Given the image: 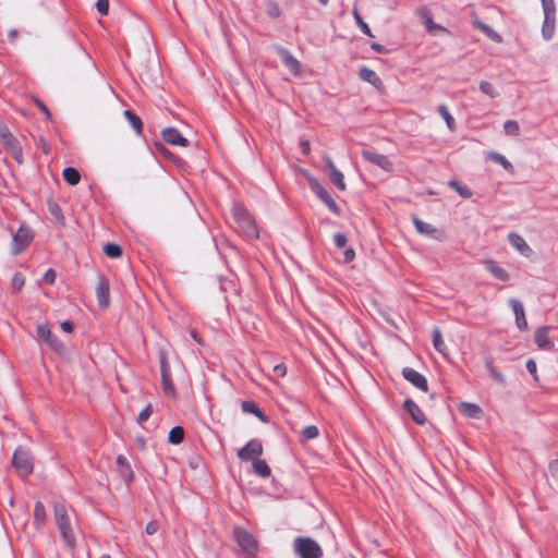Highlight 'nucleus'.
Segmentation results:
<instances>
[{
    "instance_id": "64",
    "label": "nucleus",
    "mask_w": 558,
    "mask_h": 558,
    "mask_svg": "<svg viewBox=\"0 0 558 558\" xmlns=\"http://www.w3.org/2000/svg\"><path fill=\"white\" fill-rule=\"evenodd\" d=\"M156 148H157L160 153H162L163 155H168V154H170V153H169V150H168L166 147H163V145H161V144H156Z\"/></svg>"
},
{
    "instance_id": "50",
    "label": "nucleus",
    "mask_w": 558,
    "mask_h": 558,
    "mask_svg": "<svg viewBox=\"0 0 558 558\" xmlns=\"http://www.w3.org/2000/svg\"><path fill=\"white\" fill-rule=\"evenodd\" d=\"M544 13L556 12L555 0H541Z\"/></svg>"
},
{
    "instance_id": "45",
    "label": "nucleus",
    "mask_w": 558,
    "mask_h": 558,
    "mask_svg": "<svg viewBox=\"0 0 558 558\" xmlns=\"http://www.w3.org/2000/svg\"><path fill=\"white\" fill-rule=\"evenodd\" d=\"M353 16L357 23V25L360 26L361 31L369 36V37H374V35L372 34L371 32V28L368 27L367 23L364 22V20L362 19V16L360 15L359 13V10L357 9H354L353 10Z\"/></svg>"
},
{
    "instance_id": "38",
    "label": "nucleus",
    "mask_w": 558,
    "mask_h": 558,
    "mask_svg": "<svg viewBox=\"0 0 558 558\" xmlns=\"http://www.w3.org/2000/svg\"><path fill=\"white\" fill-rule=\"evenodd\" d=\"M449 186L463 198H470L473 195L472 191L466 185H462L456 180H451Z\"/></svg>"
},
{
    "instance_id": "44",
    "label": "nucleus",
    "mask_w": 558,
    "mask_h": 558,
    "mask_svg": "<svg viewBox=\"0 0 558 558\" xmlns=\"http://www.w3.org/2000/svg\"><path fill=\"white\" fill-rule=\"evenodd\" d=\"M480 90L492 98L498 97L499 95L494 85L487 81L480 82Z\"/></svg>"
},
{
    "instance_id": "29",
    "label": "nucleus",
    "mask_w": 558,
    "mask_h": 558,
    "mask_svg": "<svg viewBox=\"0 0 558 558\" xmlns=\"http://www.w3.org/2000/svg\"><path fill=\"white\" fill-rule=\"evenodd\" d=\"M47 522V512L43 502L37 501L34 506V524L37 529L43 527Z\"/></svg>"
},
{
    "instance_id": "25",
    "label": "nucleus",
    "mask_w": 558,
    "mask_h": 558,
    "mask_svg": "<svg viewBox=\"0 0 558 558\" xmlns=\"http://www.w3.org/2000/svg\"><path fill=\"white\" fill-rule=\"evenodd\" d=\"M556 27V12L544 13V23L542 26V35L545 40L553 38Z\"/></svg>"
},
{
    "instance_id": "21",
    "label": "nucleus",
    "mask_w": 558,
    "mask_h": 558,
    "mask_svg": "<svg viewBox=\"0 0 558 558\" xmlns=\"http://www.w3.org/2000/svg\"><path fill=\"white\" fill-rule=\"evenodd\" d=\"M404 410L410 414L412 420L418 424L424 425L426 422L425 414L420 407L411 399H407L403 404Z\"/></svg>"
},
{
    "instance_id": "39",
    "label": "nucleus",
    "mask_w": 558,
    "mask_h": 558,
    "mask_svg": "<svg viewBox=\"0 0 558 558\" xmlns=\"http://www.w3.org/2000/svg\"><path fill=\"white\" fill-rule=\"evenodd\" d=\"M438 112L441 116V118L445 120L448 129L450 131H453L456 129V121H454V118L449 112V110L447 109V107L445 105H440L438 107Z\"/></svg>"
},
{
    "instance_id": "8",
    "label": "nucleus",
    "mask_w": 558,
    "mask_h": 558,
    "mask_svg": "<svg viewBox=\"0 0 558 558\" xmlns=\"http://www.w3.org/2000/svg\"><path fill=\"white\" fill-rule=\"evenodd\" d=\"M308 182L313 192L325 203V205L333 214L340 215V208L329 192L316 179H310Z\"/></svg>"
},
{
    "instance_id": "61",
    "label": "nucleus",
    "mask_w": 558,
    "mask_h": 558,
    "mask_svg": "<svg viewBox=\"0 0 558 558\" xmlns=\"http://www.w3.org/2000/svg\"><path fill=\"white\" fill-rule=\"evenodd\" d=\"M372 49L375 50L376 52H379V53H384L386 52V49L384 46L379 45V44H376V43H373L371 45Z\"/></svg>"
},
{
    "instance_id": "2",
    "label": "nucleus",
    "mask_w": 558,
    "mask_h": 558,
    "mask_svg": "<svg viewBox=\"0 0 558 558\" xmlns=\"http://www.w3.org/2000/svg\"><path fill=\"white\" fill-rule=\"evenodd\" d=\"M232 217L242 231L252 239H258L259 233L254 218L251 214L241 205H234L232 207Z\"/></svg>"
},
{
    "instance_id": "54",
    "label": "nucleus",
    "mask_w": 558,
    "mask_h": 558,
    "mask_svg": "<svg viewBox=\"0 0 558 558\" xmlns=\"http://www.w3.org/2000/svg\"><path fill=\"white\" fill-rule=\"evenodd\" d=\"M526 369L537 380V366H536V363H535L534 360H532V359L527 360V362H526Z\"/></svg>"
},
{
    "instance_id": "23",
    "label": "nucleus",
    "mask_w": 558,
    "mask_h": 558,
    "mask_svg": "<svg viewBox=\"0 0 558 558\" xmlns=\"http://www.w3.org/2000/svg\"><path fill=\"white\" fill-rule=\"evenodd\" d=\"M510 244L518 250L523 256H531L533 251L525 240L518 233L511 232L508 235Z\"/></svg>"
},
{
    "instance_id": "22",
    "label": "nucleus",
    "mask_w": 558,
    "mask_h": 558,
    "mask_svg": "<svg viewBox=\"0 0 558 558\" xmlns=\"http://www.w3.org/2000/svg\"><path fill=\"white\" fill-rule=\"evenodd\" d=\"M118 472L120 476L126 482L131 483L134 478V472L123 454H119L116 460Z\"/></svg>"
},
{
    "instance_id": "34",
    "label": "nucleus",
    "mask_w": 558,
    "mask_h": 558,
    "mask_svg": "<svg viewBox=\"0 0 558 558\" xmlns=\"http://www.w3.org/2000/svg\"><path fill=\"white\" fill-rule=\"evenodd\" d=\"M485 366L495 381L505 384V376L495 367L490 357L485 359Z\"/></svg>"
},
{
    "instance_id": "5",
    "label": "nucleus",
    "mask_w": 558,
    "mask_h": 558,
    "mask_svg": "<svg viewBox=\"0 0 558 558\" xmlns=\"http://www.w3.org/2000/svg\"><path fill=\"white\" fill-rule=\"evenodd\" d=\"M294 549L301 558H320L323 550L312 538L298 537L294 541Z\"/></svg>"
},
{
    "instance_id": "9",
    "label": "nucleus",
    "mask_w": 558,
    "mask_h": 558,
    "mask_svg": "<svg viewBox=\"0 0 558 558\" xmlns=\"http://www.w3.org/2000/svg\"><path fill=\"white\" fill-rule=\"evenodd\" d=\"M263 450L264 448L262 441L259 439H252L238 451V458L241 461H254L263 453Z\"/></svg>"
},
{
    "instance_id": "60",
    "label": "nucleus",
    "mask_w": 558,
    "mask_h": 558,
    "mask_svg": "<svg viewBox=\"0 0 558 558\" xmlns=\"http://www.w3.org/2000/svg\"><path fill=\"white\" fill-rule=\"evenodd\" d=\"M61 329L64 332L71 333L73 331V324L71 322H62L61 323Z\"/></svg>"
},
{
    "instance_id": "40",
    "label": "nucleus",
    "mask_w": 558,
    "mask_h": 558,
    "mask_svg": "<svg viewBox=\"0 0 558 558\" xmlns=\"http://www.w3.org/2000/svg\"><path fill=\"white\" fill-rule=\"evenodd\" d=\"M433 345L439 353L444 355L447 354V347L442 340L440 330L438 328H436L433 333Z\"/></svg>"
},
{
    "instance_id": "24",
    "label": "nucleus",
    "mask_w": 558,
    "mask_h": 558,
    "mask_svg": "<svg viewBox=\"0 0 558 558\" xmlns=\"http://www.w3.org/2000/svg\"><path fill=\"white\" fill-rule=\"evenodd\" d=\"M549 327L543 326L536 329L534 335L535 343L539 349L548 350L554 347L553 342L549 340Z\"/></svg>"
},
{
    "instance_id": "62",
    "label": "nucleus",
    "mask_w": 558,
    "mask_h": 558,
    "mask_svg": "<svg viewBox=\"0 0 558 558\" xmlns=\"http://www.w3.org/2000/svg\"><path fill=\"white\" fill-rule=\"evenodd\" d=\"M190 335L191 337L198 343V344H203V340L202 338L198 336V333L196 332L195 329H191L190 330Z\"/></svg>"
},
{
    "instance_id": "42",
    "label": "nucleus",
    "mask_w": 558,
    "mask_h": 558,
    "mask_svg": "<svg viewBox=\"0 0 558 558\" xmlns=\"http://www.w3.org/2000/svg\"><path fill=\"white\" fill-rule=\"evenodd\" d=\"M319 436V429L315 425L306 426L301 433V440H312Z\"/></svg>"
},
{
    "instance_id": "33",
    "label": "nucleus",
    "mask_w": 558,
    "mask_h": 558,
    "mask_svg": "<svg viewBox=\"0 0 558 558\" xmlns=\"http://www.w3.org/2000/svg\"><path fill=\"white\" fill-rule=\"evenodd\" d=\"M63 179L70 185H76L81 181V174L75 168L66 167L63 170Z\"/></svg>"
},
{
    "instance_id": "18",
    "label": "nucleus",
    "mask_w": 558,
    "mask_h": 558,
    "mask_svg": "<svg viewBox=\"0 0 558 558\" xmlns=\"http://www.w3.org/2000/svg\"><path fill=\"white\" fill-rule=\"evenodd\" d=\"M96 296L98 305L101 308H107L110 303V289L109 282L105 277H99L98 286L96 288Z\"/></svg>"
},
{
    "instance_id": "55",
    "label": "nucleus",
    "mask_w": 558,
    "mask_h": 558,
    "mask_svg": "<svg viewBox=\"0 0 558 558\" xmlns=\"http://www.w3.org/2000/svg\"><path fill=\"white\" fill-rule=\"evenodd\" d=\"M158 529H159V525H158L157 521H149L146 524L145 531L148 535H154L155 533H157Z\"/></svg>"
},
{
    "instance_id": "19",
    "label": "nucleus",
    "mask_w": 558,
    "mask_h": 558,
    "mask_svg": "<svg viewBox=\"0 0 558 558\" xmlns=\"http://www.w3.org/2000/svg\"><path fill=\"white\" fill-rule=\"evenodd\" d=\"M282 63L294 74H301V63L286 48H278Z\"/></svg>"
},
{
    "instance_id": "10",
    "label": "nucleus",
    "mask_w": 558,
    "mask_h": 558,
    "mask_svg": "<svg viewBox=\"0 0 558 558\" xmlns=\"http://www.w3.org/2000/svg\"><path fill=\"white\" fill-rule=\"evenodd\" d=\"M324 160L327 167V175L330 182L340 191H345L347 185L344 182L343 173L337 169L332 159L329 156H324Z\"/></svg>"
},
{
    "instance_id": "53",
    "label": "nucleus",
    "mask_w": 558,
    "mask_h": 558,
    "mask_svg": "<svg viewBox=\"0 0 558 558\" xmlns=\"http://www.w3.org/2000/svg\"><path fill=\"white\" fill-rule=\"evenodd\" d=\"M56 278H57V274L53 269H48L46 271V274L44 275V281L49 283V284H53L54 281H56Z\"/></svg>"
},
{
    "instance_id": "57",
    "label": "nucleus",
    "mask_w": 558,
    "mask_h": 558,
    "mask_svg": "<svg viewBox=\"0 0 558 558\" xmlns=\"http://www.w3.org/2000/svg\"><path fill=\"white\" fill-rule=\"evenodd\" d=\"M50 213L58 220H63L64 219L63 214L61 211V208L58 205H51L50 206Z\"/></svg>"
},
{
    "instance_id": "58",
    "label": "nucleus",
    "mask_w": 558,
    "mask_h": 558,
    "mask_svg": "<svg viewBox=\"0 0 558 558\" xmlns=\"http://www.w3.org/2000/svg\"><path fill=\"white\" fill-rule=\"evenodd\" d=\"M355 258V252L353 248H347L343 254V262L351 263Z\"/></svg>"
},
{
    "instance_id": "28",
    "label": "nucleus",
    "mask_w": 558,
    "mask_h": 558,
    "mask_svg": "<svg viewBox=\"0 0 558 558\" xmlns=\"http://www.w3.org/2000/svg\"><path fill=\"white\" fill-rule=\"evenodd\" d=\"M474 26L480 29L483 34H485L489 39H492L495 43L500 44L502 41V37L500 34H498L495 29H493L489 25L475 20L473 22Z\"/></svg>"
},
{
    "instance_id": "7",
    "label": "nucleus",
    "mask_w": 558,
    "mask_h": 558,
    "mask_svg": "<svg viewBox=\"0 0 558 558\" xmlns=\"http://www.w3.org/2000/svg\"><path fill=\"white\" fill-rule=\"evenodd\" d=\"M36 332L39 339L45 341L50 349L58 353H62L65 350V347L59 338L51 332L50 326L47 323L38 324L36 326Z\"/></svg>"
},
{
    "instance_id": "17",
    "label": "nucleus",
    "mask_w": 558,
    "mask_h": 558,
    "mask_svg": "<svg viewBox=\"0 0 558 558\" xmlns=\"http://www.w3.org/2000/svg\"><path fill=\"white\" fill-rule=\"evenodd\" d=\"M162 140L170 145L186 147L189 141L175 128H167L161 132Z\"/></svg>"
},
{
    "instance_id": "46",
    "label": "nucleus",
    "mask_w": 558,
    "mask_h": 558,
    "mask_svg": "<svg viewBox=\"0 0 558 558\" xmlns=\"http://www.w3.org/2000/svg\"><path fill=\"white\" fill-rule=\"evenodd\" d=\"M506 134L515 136L520 133V126L515 120H507L504 123Z\"/></svg>"
},
{
    "instance_id": "31",
    "label": "nucleus",
    "mask_w": 558,
    "mask_h": 558,
    "mask_svg": "<svg viewBox=\"0 0 558 558\" xmlns=\"http://www.w3.org/2000/svg\"><path fill=\"white\" fill-rule=\"evenodd\" d=\"M124 117L128 119L129 123L131 124L135 133L138 135L142 134L143 123L141 118L132 110H125Z\"/></svg>"
},
{
    "instance_id": "3",
    "label": "nucleus",
    "mask_w": 558,
    "mask_h": 558,
    "mask_svg": "<svg viewBox=\"0 0 558 558\" xmlns=\"http://www.w3.org/2000/svg\"><path fill=\"white\" fill-rule=\"evenodd\" d=\"M233 538L245 556H256L258 551V544L252 533L241 526H236L233 529Z\"/></svg>"
},
{
    "instance_id": "26",
    "label": "nucleus",
    "mask_w": 558,
    "mask_h": 558,
    "mask_svg": "<svg viewBox=\"0 0 558 558\" xmlns=\"http://www.w3.org/2000/svg\"><path fill=\"white\" fill-rule=\"evenodd\" d=\"M360 77L361 80L372 84L376 88H380L383 86V81L377 75V73L367 66H362L360 69Z\"/></svg>"
},
{
    "instance_id": "48",
    "label": "nucleus",
    "mask_w": 558,
    "mask_h": 558,
    "mask_svg": "<svg viewBox=\"0 0 558 558\" xmlns=\"http://www.w3.org/2000/svg\"><path fill=\"white\" fill-rule=\"evenodd\" d=\"M151 413H153L151 404L146 405V408L143 409L138 414V418H137L138 423L143 424L144 422H146L150 417Z\"/></svg>"
},
{
    "instance_id": "13",
    "label": "nucleus",
    "mask_w": 558,
    "mask_h": 558,
    "mask_svg": "<svg viewBox=\"0 0 558 558\" xmlns=\"http://www.w3.org/2000/svg\"><path fill=\"white\" fill-rule=\"evenodd\" d=\"M402 375L404 379L411 383L414 387L424 392H427L428 384L424 375H422L421 373L411 367H404L402 371Z\"/></svg>"
},
{
    "instance_id": "16",
    "label": "nucleus",
    "mask_w": 558,
    "mask_h": 558,
    "mask_svg": "<svg viewBox=\"0 0 558 558\" xmlns=\"http://www.w3.org/2000/svg\"><path fill=\"white\" fill-rule=\"evenodd\" d=\"M161 383L162 390L166 396L170 398L175 397V389L171 380L170 366L166 360V357L161 359Z\"/></svg>"
},
{
    "instance_id": "43",
    "label": "nucleus",
    "mask_w": 558,
    "mask_h": 558,
    "mask_svg": "<svg viewBox=\"0 0 558 558\" xmlns=\"http://www.w3.org/2000/svg\"><path fill=\"white\" fill-rule=\"evenodd\" d=\"M25 284V277L21 272H15L11 279L12 291L17 293Z\"/></svg>"
},
{
    "instance_id": "51",
    "label": "nucleus",
    "mask_w": 558,
    "mask_h": 558,
    "mask_svg": "<svg viewBox=\"0 0 558 558\" xmlns=\"http://www.w3.org/2000/svg\"><path fill=\"white\" fill-rule=\"evenodd\" d=\"M335 245L339 248H342L347 244V236L342 233H336L333 236Z\"/></svg>"
},
{
    "instance_id": "11",
    "label": "nucleus",
    "mask_w": 558,
    "mask_h": 558,
    "mask_svg": "<svg viewBox=\"0 0 558 558\" xmlns=\"http://www.w3.org/2000/svg\"><path fill=\"white\" fill-rule=\"evenodd\" d=\"M415 13L420 17L421 22L425 25L426 31L429 34H434L436 31H446V28L441 25L434 23L432 11L427 7H418L415 10Z\"/></svg>"
},
{
    "instance_id": "1",
    "label": "nucleus",
    "mask_w": 558,
    "mask_h": 558,
    "mask_svg": "<svg viewBox=\"0 0 558 558\" xmlns=\"http://www.w3.org/2000/svg\"><path fill=\"white\" fill-rule=\"evenodd\" d=\"M56 524L60 531L61 537L69 547L75 545V535L72 529L70 509L65 501L58 500L52 506Z\"/></svg>"
},
{
    "instance_id": "20",
    "label": "nucleus",
    "mask_w": 558,
    "mask_h": 558,
    "mask_svg": "<svg viewBox=\"0 0 558 558\" xmlns=\"http://www.w3.org/2000/svg\"><path fill=\"white\" fill-rule=\"evenodd\" d=\"M509 304H510L511 308L513 310V313H514V316H515V325H517V327L520 330H526L527 329V322H526V318H525V312H524L523 304L520 301L515 300V299H511L509 301Z\"/></svg>"
},
{
    "instance_id": "47",
    "label": "nucleus",
    "mask_w": 558,
    "mask_h": 558,
    "mask_svg": "<svg viewBox=\"0 0 558 558\" xmlns=\"http://www.w3.org/2000/svg\"><path fill=\"white\" fill-rule=\"evenodd\" d=\"M266 11L271 19H278L281 15L280 7L275 1L267 2Z\"/></svg>"
},
{
    "instance_id": "36",
    "label": "nucleus",
    "mask_w": 558,
    "mask_h": 558,
    "mask_svg": "<svg viewBox=\"0 0 558 558\" xmlns=\"http://www.w3.org/2000/svg\"><path fill=\"white\" fill-rule=\"evenodd\" d=\"M242 410L245 413H251L259 417L262 421H266L265 415L259 410L258 405L253 401H243L242 402Z\"/></svg>"
},
{
    "instance_id": "27",
    "label": "nucleus",
    "mask_w": 558,
    "mask_h": 558,
    "mask_svg": "<svg viewBox=\"0 0 558 558\" xmlns=\"http://www.w3.org/2000/svg\"><path fill=\"white\" fill-rule=\"evenodd\" d=\"M485 267L495 278L501 281H508L510 278L509 274L494 260H486Z\"/></svg>"
},
{
    "instance_id": "35",
    "label": "nucleus",
    "mask_w": 558,
    "mask_h": 558,
    "mask_svg": "<svg viewBox=\"0 0 558 558\" xmlns=\"http://www.w3.org/2000/svg\"><path fill=\"white\" fill-rule=\"evenodd\" d=\"M184 439V429L181 426H174L170 429L168 440L170 444L179 445Z\"/></svg>"
},
{
    "instance_id": "63",
    "label": "nucleus",
    "mask_w": 558,
    "mask_h": 558,
    "mask_svg": "<svg viewBox=\"0 0 558 558\" xmlns=\"http://www.w3.org/2000/svg\"><path fill=\"white\" fill-rule=\"evenodd\" d=\"M11 132L5 125H0V140L3 138V134H10Z\"/></svg>"
},
{
    "instance_id": "12",
    "label": "nucleus",
    "mask_w": 558,
    "mask_h": 558,
    "mask_svg": "<svg viewBox=\"0 0 558 558\" xmlns=\"http://www.w3.org/2000/svg\"><path fill=\"white\" fill-rule=\"evenodd\" d=\"M362 157L368 162L381 168L385 171H392V162L386 155L375 153L372 150H363Z\"/></svg>"
},
{
    "instance_id": "14",
    "label": "nucleus",
    "mask_w": 558,
    "mask_h": 558,
    "mask_svg": "<svg viewBox=\"0 0 558 558\" xmlns=\"http://www.w3.org/2000/svg\"><path fill=\"white\" fill-rule=\"evenodd\" d=\"M4 148L11 154V156L19 162L23 161V153L22 148L16 140V137L10 134H3V138L0 140Z\"/></svg>"
},
{
    "instance_id": "52",
    "label": "nucleus",
    "mask_w": 558,
    "mask_h": 558,
    "mask_svg": "<svg viewBox=\"0 0 558 558\" xmlns=\"http://www.w3.org/2000/svg\"><path fill=\"white\" fill-rule=\"evenodd\" d=\"M34 102L38 106L40 111L47 116L48 119H51V112L49 111L48 107L38 98H33Z\"/></svg>"
},
{
    "instance_id": "15",
    "label": "nucleus",
    "mask_w": 558,
    "mask_h": 558,
    "mask_svg": "<svg viewBox=\"0 0 558 558\" xmlns=\"http://www.w3.org/2000/svg\"><path fill=\"white\" fill-rule=\"evenodd\" d=\"M412 221L413 225L415 226L416 231L420 234L426 235L435 240H441L444 238L442 231L438 230L433 225L424 222L417 217H413Z\"/></svg>"
},
{
    "instance_id": "59",
    "label": "nucleus",
    "mask_w": 558,
    "mask_h": 558,
    "mask_svg": "<svg viewBox=\"0 0 558 558\" xmlns=\"http://www.w3.org/2000/svg\"><path fill=\"white\" fill-rule=\"evenodd\" d=\"M300 147L302 149V153L305 154V155H308L310 151H311V145H310V142L306 141V140H301L300 141Z\"/></svg>"
},
{
    "instance_id": "6",
    "label": "nucleus",
    "mask_w": 558,
    "mask_h": 558,
    "mask_svg": "<svg viewBox=\"0 0 558 558\" xmlns=\"http://www.w3.org/2000/svg\"><path fill=\"white\" fill-rule=\"evenodd\" d=\"M34 233L31 228L22 225L13 234L11 243V254L16 256L21 254L33 241Z\"/></svg>"
},
{
    "instance_id": "32",
    "label": "nucleus",
    "mask_w": 558,
    "mask_h": 558,
    "mask_svg": "<svg viewBox=\"0 0 558 558\" xmlns=\"http://www.w3.org/2000/svg\"><path fill=\"white\" fill-rule=\"evenodd\" d=\"M253 469L256 474L264 478H268L271 474L269 465L264 460L255 459L253 461Z\"/></svg>"
},
{
    "instance_id": "37",
    "label": "nucleus",
    "mask_w": 558,
    "mask_h": 558,
    "mask_svg": "<svg viewBox=\"0 0 558 558\" xmlns=\"http://www.w3.org/2000/svg\"><path fill=\"white\" fill-rule=\"evenodd\" d=\"M489 159L500 165L505 170L512 173L513 172V166L507 158L498 153H490L488 155Z\"/></svg>"
},
{
    "instance_id": "49",
    "label": "nucleus",
    "mask_w": 558,
    "mask_h": 558,
    "mask_svg": "<svg viewBox=\"0 0 558 558\" xmlns=\"http://www.w3.org/2000/svg\"><path fill=\"white\" fill-rule=\"evenodd\" d=\"M96 9L99 14L107 15L109 12V0H97Z\"/></svg>"
},
{
    "instance_id": "41",
    "label": "nucleus",
    "mask_w": 558,
    "mask_h": 558,
    "mask_svg": "<svg viewBox=\"0 0 558 558\" xmlns=\"http://www.w3.org/2000/svg\"><path fill=\"white\" fill-rule=\"evenodd\" d=\"M104 252L109 258H119L122 256V247L116 243L106 244Z\"/></svg>"
},
{
    "instance_id": "56",
    "label": "nucleus",
    "mask_w": 558,
    "mask_h": 558,
    "mask_svg": "<svg viewBox=\"0 0 558 558\" xmlns=\"http://www.w3.org/2000/svg\"><path fill=\"white\" fill-rule=\"evenodd\" d=\"M274 373L279 377H284L287 375V366L283 363L277 364L274 366Z\"/></svg>"
},
{
    "instance_id": "4",
    "label": "nucleus",
    "mask_w": 558,
    "mask_h": 558,
    "mask_svg": "<svg viewBox=\"0 0 558 558\" xmlns=\"http://www.w3.org/2000/svg\"><path fill=\"white\" fill-rule=\"evenodd\" d=\"M12 465L20 476L26 477L33 473V461L29 451L23 447H19L12 457Z\"/></svg>"
},
{
    "instance_id": "30",
    "label": "nucleus",
    "mask_w": 558,
    "mask_h": 558,
    "mask_svg": "<svg viewBox=\"0 0 558 558\" xmlns=\"http://www.w3.org/2000/svg\"><path fill=\"white\" fill-rule=\"evenodd\" d=\"M460 411L468 417L477 418L482 415V409L475 403L462 402Z\"/></svg>"
}]
</instances>
